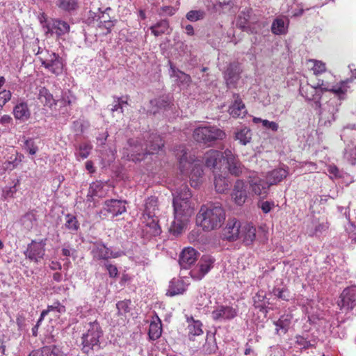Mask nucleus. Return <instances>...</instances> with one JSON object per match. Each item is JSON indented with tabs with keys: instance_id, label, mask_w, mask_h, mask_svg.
Instances as JSON below:
<instances>
[{
	"instance_id": "nucleus-1",
	"label": "nucleus",
	"mask_w": 356,
	"mask_h": 356,
	"mask_svg": "<svg viewBox=\"0 0 356 356\" xmlns=\"http://www.w3.org/2000/svg\"><path fill=\"white\" fill-rule=\"evenodd\" d=\"M172 195L175 218L170 231L173 235L177 236L186 229L194 207L190 201L191 193L187 185L183 184L174 189Z\"/></svg>"
},
{
	"instance_id": "nucleus-2",
	"label": "nucleus",
	"mask_w": 356,
	"mask_h": 356,
	"mask_svg": "<svg viewBox=\"0 0 356 356\" xmlns=\"http://www.w3.org/2000/svg\"><path fill=\"white\" fill-rule=\"evenodd\" d=\"M175 156L179 160L181 175L190 178L192 187H197L201 183L203 175L202 161L194 155H188L184 147L177 149Z\"/></svg>"
},
{
	"instance_id": "nucleus-3",
	"label": "nucleus",
	"mask_w": 356,
	"mask_h": 356,
	"mask_svg": "<svg viewBox=\"0 0 356 356\" xmlns=\"http://www.w3.org/2000/svg\"><path fill=\"white\" fill-rule=\"evenodd\" d=\"M225 220L223 208L216 204L202 205L197 215V225L205 231H211L221 227Z\"/></svg>"
},
{
	"instance_id": "nucleus-4",
	"label": "nucleus",
	"mask_w": 356,
	"mask_h": 356,
	"mask_svg": "<svg viewBox=\"0 0 356 356\" xmlns=\"http://www.w3.org/2000/svg\"><path fill=\"white\" fill-rule=\"evenodd\" d=\"M148 143L142 144L138 139H130L129 143V152L127 158L133 161H140L147 154L158 152L163 146L161 138L157 134L149 136Z\"/></svg>"
},
{
	"instance_id": "nucleus-5",
	"label": "nucleus",
	"mask_w": 356,
	"mask_h": 356,
	"mask_svg": "<svg viewBox=\"0 0 356 356\" xmlns=\"http://www.w3.org/2000/svg\"><path fill=\"white\" fill-rule=\"evenodd\" d=\"M85 328L86 332L81 337L82 350L83 353L89 354L93 350L99 349L103 330L97 321L88 323Z\"/></svg>"
},
{
	"instance_id": "nucleus-6",
	"label": "nucleus",
	"mask_w": 356,
	"mask_h": 356,
	"mask_svg": "<svg viewBox=\"0 0 356 356\" xmlns=\"http://www.w3.org/2000/svg\"><path fill=\"white\" fill-rule=\"evenodd\" d=\"M37 54L39 55L38 59L42 66L49 72L56 76L60 75L63 73L64 63L63 58L58 54L50 52L48 50H39Z\"/></svg>"
},
{
	"instance_id": "nucleus-7",
	"label": "nucleus",
	"mask_w": 356,
	"mask_h": 356,
	"mask_svg": "<svg viewBox=\"0 0 356 356\" xmlns=\"http://www.w3.org/2000/svg\"><path fill=\"white\" fill-rule=\"evenodd\" d=\"M40 22L47 35H56L60 38L68 33L70 30V26L67 22L58 18L47 19L44 14L40 17Z\"/></svg>"
},
{
	"instance_id": "nucleus-8",
	"label": "nucleus",
	"mask_w": 356,
	"mask_h": 356,
	"mask_svg": "<svg viewBox=\"0 0 356 356\" xmlns=\"http://www.w3.org/2000/svg\"><path fill=\"white\" fill-rule=\"evenodd\" d=\"M194 139L200 143L209 144L225 138V133L216 126H204L196 128L193 131Z\"/></svg>"
},
{
	"instance_id": "nucleus-9",
	"label": "nucleus",
	"mask_w": 356,
	"mask_h": 356,
	"mask_svg": "<svg viewBox=\"0 0 356 356\" xmlns=\"http://www.w3.org/2000/svg\"><path fill=\"white\" fill-rule=\"evenodd\" d=\"M337 305L342 312L356 314V286L345 289L339 296Z\"/></svg>"
},
{
	"instance_id": "nucleus-10",
	"label": "nucleus",
	"mask_w": 356,
	"mask_h": 356,
	"mask_svg": "<svg viewBox=\"0 0 356 356\" xmlns=\"http://www.w3.org/2000/svg\"><path fill=\"white\" fill-rule=\"evenodd\" d=\"M248 182L251 193L261 197H266L268 194L270 185L264 180V176L256 172H252L248 176Z\"/></svg>"
},
{
	"instance_id": "nucleus-11",
	"label": "nucleus",
	"mask_w": 356,
	"mask_h": 356,
	"mask_svg": "<svg viewBox=\"0 0 356 356\" xmlns=\"http://www.w3.org/2000/svg\"><path fill=\"white\" fill-rule=\"evenodd\" d=\"M126 211L124 202L115 199L107 200L104 202L102 209L99 211V216L105 218L108 216L114 218Z\"/></svg>"
},
{
	"instance_id": "nucleus-12",
	"label": "nucleus",
	"mask_w": 356,
	"mask_h": 356,
	"mask_svg": "<svg viewBox=\"0 0 356 356\" xmlns=\"http://www.w3.org/2000/svg\"><path fill=\"white\" fill-rule=\"evenodd\" d=\"M319 108H321L319 112V122L321 124L328 126L335 120V115L339 111V105L335 99H330L323 104V107L321 105Z\"/></svg>"
},
{
	"instance_id": "nucleus-13",
	"label": "nucleus",
	"mask_w": 356,
	"mask_h": 356,
	"mask_svg": "<svg viewBox=\"0 0 356 356\" xmlns=\"http://www.w3.org/2000/svg\"><path fill=\"white\" fill-rule=\"evenodd\" d=\"M47 239L39 241H32L27 246L24 254L26 258L35 263L40 262L45 254Z\"/></svg>"
},
{
	"instance_id": "nucleus-14",
	"label": "nucleus",
	"mask_w": 356,
	"mask_h": 356,
	"mask_svg": "<svg viewBox=\"0 0 356 356\" xmlns=\"http://www.w3.org/2000/svg\"><path fill=\"white\" fill-rule=\"evenodd\" d=\"M214 259L209 255L203 256L197 265L190 271L191 277L195 280H202L211 269Z\"/></svg>"
},
{
	"instance_id": "nucleus-15",
	"label": "nucleus",
	"mask_w": 356,
	"mask_h": 356,
	"mask_svg": "<svg viewBox=\"0 0 356 356\" xmlns=\"http://www.w3.org/2000/svg\"><path fill=\"white\" fill-rule=\"evenodd\" d=\"M237 310L228 305H219L211 312L212 319L218 322L230 321L237 316Z\"/></svg>"
},
{
	"instance_id": "nucleus-16",
	"label": "nucleus",
	"mask_w": 356,
	"mask_h": 356,
	"mask_svg": "<svg viewBox=\"0 0 356 356\" xmlns=\"http://www.w3.org/2000/svg\"><path fill=\"white\" fill-rule=\"evenodd\" d=\"M224 157L223 165H225L230 174L239 176L243 173V166L231 149H226L224 151Z\"/></svg>"
},
{
	"instance_id": "nucleus-17",
	"label": "nucleus",
	"mask_w": 356,
	"mask_h": 356,
	"mask_svg": "<svg viewBox=\"0 0 356 356\" xmlns=\"http://www.w3.org/2000/svg\"><path fill=\"white\" fill-rule=\"evenodd\" d=\"M92 254L94 258L104 260L118 258L124 254L123 251H112L102 243L96 244L92 250Z\"/></svg>"
},
{
	"instance_id": "nucleus-18",
	"label": "nucleus",
	"mask_w": 356,
	"mask_h": 356,
	"mask_svg": "<svg viewBox=\"0 0 356 356\" xmlns=\"http://www.w3.org/2000/svg\"><path fill=\"white\" fill-rule=\"evenodd\" d=\"M241 69L238 63H231L224 72V78L229 88H234L240 79Z\"/></svg>"
},
{
	"instance_id": "nucleus-19",
	"label": "nucleus",
	"mask_w": 356,
	"mask_h": 356,
	"mask_svg": "<svg viewBox=\"0 0 356 356\" xmlns=\"http://www.w3.org/2000/svg\"><path fill=\"white\" fill-rule=\"evenodd\" d=\"M224 152H221L216 149H210L204 154L205 164L208 168H219L223 165Z\"/></svg>"
},
{
	"instance_id": "nucleus-20",
	"label": "nucleus",
	"mask_w": 356,
	"mask_h": 356,
	"mask_svg": "<svg viewBox=\"0 0 356 356\" xmlns=\"http://www.w3.org/2000/svg\"><path fill=\"white\" fill-rule=\"evenodd\" d=\"M300 94L308 102H314L316 106L320 107V100L321 93L316 90L314 86L308 83L301 85L300 87Z\"/></svg>"
},
{
	"instance_id": "nucleus-21",
	"label": "nucleus",
	"mask_w": 356,
	"mask_h": 356,
	"mask_svg": "<svg viewBox=\"0 0 356 356\" xmlns=\"http://www.w3.org/2000/svg\"><path fill=\"white\" fill-rule=\"evenodd\" d=\"M232 197L238 205H242L245 203L248 197L247 185L241 179L236 181Z\"/></svg>"
},
{
	"instance_id": "nucleus-22",
	"label": "nucleus",
	"mask_w": 356,
	"mask_h": 356,
	"mask_svg": "<svg viewBox=\"0 0 356 356\" xmlns=\"http://www.w3.org/2000/svg\"><path fill=\"white\" fill-rule=\"evenodd\" d=\"M198 252L193 248H184L179 257V263L182 268H188L197 259Z\"/></svg>"
},
{
	"instance_id": "nucleus-23",
	"label": "nucleus",
	"mask_w": 356,
	"mask_h": 356,
	"mask_svg": "<svg viewBox=\"0 0 356 356\" xmlns=\"http://www.w3.org/2000/svg\"><path fill=\"white\" fill-rule=\"evenodd\" d=\"M241 224L236 219L229 220L224 229L223 235L225 238L229 241H235L239 238Z\"/></svg>"
},
{
	"instance_id": "nucleus-24",
	"label": "nucleus",
	"mask_w": 356,
	"mask_h": 356,
	"mask_svg": "<svg viewBox=\"0 0 356 356\" xmlns=\"http://www.w3.org/2000/svg\"><path fill=\"white\" fill-rule=\"evenodd\" d=\"M111 190V187L107 183L97 181L90 184L89 194L91 196L104 197L106 196Z\"/></svg>"
},
{
	"instance_id": "nucleus-25",
	"label": "nucleus",
	"mask_w": 356,
	"mask_h": 356,
	"mask_svg": "<svg viewBox=\"0 0 356 356\" xmlns=\"http://www.w3.org/2000/svg\"><path fill=\"white\" fill-rule=\"evenodd\" d=\"M256 237V228L250 223L243 222L241 224L240 232V239H242L246 245L252 244Z\"/></svg>"
},
{
	"instance_id": "nucleus-26",
	"label": "nucleus",
	"mask_w": 356,
	"mask_h": 356,
	"mask_svg": "<svg viewBox=\"0 0 356 356\" xmlns=\"http://www.w3.org/2000/svg\"><path fill=\"white\" fill-rule=\"evenodd\" d=\"M234 101L229 108V114L234 118H243L247 113L245 104L238 95H234Z\"/></svg>"
},
{
	"instance_id": "nucleus-27",
	"label": "nucleus",
	"mask_w": 356,
	"mask_h": 356,
	"mask_svg": "<svg viewBox=\"0 0 356 356\" xmlns=\"http://www.w3.org/2000/svg\"><path fill=\"white\" fill-rule=\"evenodd\" d=\"M289 174L288 168H278L267 173L266 177L270 186L278 184L285 179Z\"/></svg>"
},
{
	"instance_id": "nucleus-28",
	"label": "nucleus",
	"mask_w": 356,
	"mask_h": 356,
	"mask_svg": "<svg viewBox=\"0 0 356 356\" xmlns=\"http://www.w3.org/2000/svg\"><path fill=\"white\" fill-rule=\"evenodd\" d=\"M13 115L16 120L25 122L30 118L31 111L25 102L17 103L13 108Z\"/></svg>"
},
{
	"instance_id": "nucleus-29",
	"label": "nucleus",
	"mask_w": 356,
	"mask_h": 356,
	"mask_svg": "<svg viewBox=\"0 0 356 356\" xmlns=\"http://www.w3.org/2000/svg\"><path fill=\"white\" fill-rule=\"evenodd\" d=\"M289 26V19L284 17H278L274 19L271 25V31L275 35H284Z\"/></svg>"
},
{
	"instance_id": "nucleus-30",
	"label": "nucleus",
	"mask_w": 356,
	"mask_h": 356,
	"mask_svg": "<svg viewBox=\"0 0 356 356\" xmlns=\"http://www.w3.org/2000/svg\"><path fill=\"white\" fill-rule=\"evenodd\" d=\"M29 356H63V354L58 346H47L32 351Z\"/></svg>"
},
{
	"instance_id": "nucleus-31",
	"label": "nucleus",
	"mask_w": 356,
	"mask_h": 356,
	"mask_svg": "<svg viewBox=\"0 0 356 356\" xmlns=\"http://www.w3.org/2000/svg\"><path fill=\"white\" fill-rule=\"evenodd\" d=\"M291 323V316L290 314L282 315L280 318L274 321L276 326L275 332L277 334H286Z\"/></svg>"
},
{
	"instance_id": "nucleus-32",
	"label": "nucleus",
	"mask_w": 356,
	"mask_h": 356,
	"mask_svg": "<svg viewBox=\"0 0 356 356\" xmlns=\"http://www.w3.org/2000/svg\"><path fill=\"white\" fill-rule=\"evenodd\" d=\"M186 290V285L183 280L173 279L170 282L167 294L170 296L181 294Z\"/></svg>"
},
{
	"instance_id": "nucleus-33",
	"label": "nucleus",
	"mask_w": 356,
	"mask_h": 356,
	"mask_svg": "<svg viewBox=\"0 0 356 356\" xmlns=\"http://www.w3.org/2000/svg\"><path fill=\"white\" fill-rule=\"evenodd\" d=\"M65 307L64 305H61L58 301L55 302L51 305H49L47 309L43 310L41 312L38 323H40L49 312H54L55 316H57V314L65 313Z\"/></svg>"
},
{
	"instance_id": "nucleus-34",
	"label": "nucleus",
	"mask_w": 356,
	"mask_h": 356,
	"mask_svg": "<svg viewBox=\"0 0 356 356\" xmlns=\"http://www.w3.org/2000/svg\"><path fill=\"white\" fill-rule=\"evenodd\" d=\"M251 138V130L247 127L238 128L235 131V139L238 140L241 145H247L250 142Z\"/></svg>"
},
{
	"instance_id": "nucleus-35",
	"label": "nucleus",
	"mask_w": 356,
	"mask_h": 356,
	"mask_svg": "<svg viewBox=\"0 0 356 356\" xmlns=\"http://www.w3.org/2000/svg\"><path fill=\"white\" fill-rule=\"evenodd\" d=\"M161 321L158 316H156L149 324L148 332L149 337L152 340H156L161 337Z\"/></svg>"
},
{
	"instance_id": "nucleus-36",
	"label": "nucleus",
	"mask_w": 356,
	"mask_h": 356,
	"mask_svg": "<svg viewBox=\"0 0 356 356\" xmlns=\"http://www.w3.org/2000/svg\"><path fill=\"white\" fill-rule=\"evenodd\" d=\"M349 82H350V81L348 79L346 81H341L334 86H330L329 92H332L336 95L339 99H343L348 91V84Z\"/></svg>"
},
{
	"instance_id": "nucleus-37",
	"label": "nucleus",
	"mask_w": 356,
	"mask_h": 356,
	"mask_svg": "<svg viewBox=\"0 0 356 356\" xmlns=\"http://www.w3.org/2000/svg\"><path fill=\"white\" fill-rule=\"evenodd\" d=\"M188 337L190 339L192 337L200 336L203 334L202 323L200 321H195L192 318L191 321L188 320Z\"/></svg>"
},
{
	"instance_id": "nucleus-38",
	"label": "nucleus",
	"mask_w": 356,
	"mask_h": 356,
	"mask_svg": "<svg viewBox=\"0 0 356 356\" xmlns=\"http://www.w3.org/2000/svg\"><path fill=\"white\" fill-rule=\"evenodd\" d=\"M23 159V154L15 152L3 163V168L6 170H13L22 161Z\"/></svg>"
},
{
	"instance_id": "nucleus-39",
	"label": "nucleus",
	"mask_w": 356,
	"mask_h": 356,
	"mask_svg": "<svg viewBox=\"0 0 356 356\" xmlns=\"http://www.w3.org/2000/svg\"><path fill=\"white\" fill-rule=\"evenodd\" d=\"M92 149V145L89 143H82L76 148L75 156L79 160L80 159H85L88 157Z\"/></svg>"
},
{
	"instance_id": "nucleus-40",
	"label": "nucleus",
	"mask_w": 356,
	"mask_h": 356,
	"mask_svg": "<svg viewBox=\"0 0 356 356\" xmlns=\"http://www.w3.org/2000/svg\"><path fill=\"white\" fill-rule=\"evenodd\" d=\"M157 207V199L155 197L147 198L145 204L144 215L147 216L149 218H153Z\"/></svg>"
},
{
	"instance_id": "nucleus-41",
	"label": "nucleus",
	"mask_w": 356,
	"mask_h": 356,
	"mask_svg": "<svg viewBox=\"0 0 356 356\" xmlns=\"http://www.w3.org/2000/svg\"><path fill=\"white\" fill-rule=\"evenodd\" d=\"M56 6L60 10L70 13L78 8V0H58Z\"/></svg>"
},
{
	"instance_id": "nucleus-42",
	"label": "nucleus",
	"mask_w": 356,
	"mask_h": 356,
	"mask_svg": "<svg viewBox=\"0 0 356 356\" xmlns=\"http://www.w3.org/2000/svg\"><path fill=\"white\" fill-rule=\"evenodd\" d=\"M214 184L216 191L220 193H224L229 188L228 180L221 175H215Z\"/></svg>"
},
{
	"instance_id": "nucleus-43",
	"label": "nucleus",
	"mask_w": 356,
	"mask_h": 356,
	"mask_svg": "<svg viewBox=\"0 0 356 356\" xmlns=\"http://www.w3.org/2000/svg\"><path fill=\"white\" fill-rule=\"evenodd\" d=\"M204 5L207 10L213 13H220L225 6L228 5L226 2H220L218 0H205Z\"/></svg>"
},
{
	"instance_id": "nucleus-44",
	"label": "nucleus",
	"mask_w": 356,
	"mask_h": 356,
	"mask_svg": "<svg viewBox=\"0 0 356 356\" xmlns=\"http://www.w3.org/2000/svg\"><path fill=\"white\" fill-rule=\"evenodd\" d=\"M169 29L168 22L166 20H161L156 23L155 25L152 26L150 29L152 33L155 36H159L168 31Z\"/></svg>"
},
{
	"instance_id": "nucleus-45",
	"label": "nucleus",
	"mask_w": 356,
	"mask_h": 356,
	"mask_svg": "<svg viewBox=\"0 0 356 356\" xmlns=\"http://www.w3.org/2000/svg\"><path fill=\"white\" fill-rule=\"evenodd\" d=\"M39 98L42 102L49 107L56 104L53 95L44 88L40 90Z\"/></svg>"
},
{
	"instance_id": "nucleus-46",
	"label": "nucleus",
	"mask_w": 356,
	"mask_h": 356,
	"mask_svg": "<svg viewBox=\"0 0 356 356\" xmlns=\"http://www.w3.org/2000/svg\"><path fill=\"white\" fill-rule=\"evenodd\" d=\"M252 121L255 124L261 123L263 127L273 131H277L279 129L278 124L273 121H268L257 117H254Z\"/></svg>"
},
{
	"instance_id": "nucleus-47",
	"label": "nucleus",
	"mask_w": 356,
	"mask_h": 356,
	"mask_svg": "<svg viewBox=\"0 0 356 356\" xmlns=\"http://www.w3.org/2000/svg\"><path fill=\"white\" fill-rule=\"evenodd\" d=\"M169 64H170V76H175L179 79H181V81L186 82V83H188L191 81L190 76L188 74L181 72L178 69H177L173 65L172 62L169 61Z\"/></svg>"
},
{
	"instance_id": "nucleus-48",
	"label": "nucleus",
	"mask_w": 356,
	"mask_h": 356,
	"mask_svg": "<svg viewBox=\"0 0 356 356\" xmlns=\"http://www.w3.org/2000/svg\"><path fill=\"white\" fill-rule=\"evenodd\" d=\"M309 63L313 64L311 69L315 75L321 74L326 71L325 63L317 60H309Z\"/></svg>"
},
{
	"instance_id": "nucleus-49",
	"label": "nucleus",
	"mask_w": 356,
	"mask_h": 356,
	"mask_svg": "<svg viewBox=\"0 0 356 356\" xmlns=\"http://www.w3.org/2000/svg\"><path fill=\"white\" fill-rule=\"evenodd\" d=\"M20 180L17 179L16 182L12 186L5 187L3 190L2 196L5 199L14 197L15 193L17 191V186L19 185Z\"/></svg>"
},
{
	"instance_id": "nucleus-50",
	"label": "nucleus",
	"mask_w": 356,
	"mask_h": 356,
	"mask_svg": "<svg viewBox=\"0 0 356 356\" xmlns=\"http://www.w3.org/2000/svg\"><path fill=\"white\" fill-rule=\"evenodd\" d=\"M65 226L69 230L75 232L78 230L79 224L75 216L67 214L66 216Z\"/></svg>"
},
{
	"instance_id": "nucleus-51",
	"label": "nucleus",
	"mask_w": 356,
	"mask_h": 356,
	"mask_svg": "<svg viewBox=\"0 0 356 356\" xmlns=\"http://www.w3.org/2000/svg\"><path fill=\"white\" fill-rule=\"evenodd\" d=\"M273 294L284 301H289L290 299V292L284 288H274L272 291Z\"/></svg>"
},
{
	"instance_id": "nucleus-52",
	"label": "nucleus",
	"mask_w": 356,
	"mask_h": 356,
	"mask_svg": "<svg viewBox=\"0 0 356 356\" xmlns=\"http://www.w3.org/2000/svg\"><path fill=\"white\" fill-rule=\"evenodd\" d=\"M24 148L31 155H35L38 151V147L33 138H27L24 140Z\"/></svg>"
},
{
	"instance_id": "nucleus-53",
	"label": "nucleus",
	"mask_w": 356,
	"mask_h": 356,
	"mask_svg": "<svg viewBox=\"0 0 356 356\" xmlns=\"http://www.w3.org/2000/svg\"><path fill=\"white\" fill-rule=\"evenodd\" d=\"M204 12L203 10H191L186 14V18L191 22H196L202 19L204 17Z\"/></svg>"
},
{
	"instance_id": "nucleus-54",
	"label": "nucleus",
	"mask_w": 356,
	"mask_h": 356,
	"mask_svg": "<svg viewBox=\"0 0 356 356\" xmlns=\"http://www.w3.org/2000/svg\"><path fill=\"white\" fill-rule=\"evenodd\" d=\"M131 302L129 300H122L120 301L116 304L117 309L118 310V313L120 314H124L129 312Z\"/></svg>"
},
{
	"instance_id": "nucleus-55",
	"label": "nucleus",
	"mask_w": 356,
	"mask_h": 356,
	"mask_svg": "<svg viewBox=\"0 0 356 356\" xmlns=\"http://www.w3.org/2000/svg\"><path fill=\"white\" fill-rule=\"evenodd\" d=\"M11 92L9 90H3L0 91V110L11 99Z\"/></svg>"
},
{
	"instance_id": "nucleus-56",
	"label": "nucleus",
	"mask_w": 356,
	"mask_h": 356,
	"mask_svg": "<svg viewBox=\"0 0 356 356\" xmlns=\"http://www.w3.org/2000/svg\"><path fill=\"white\" fill-rule=\"evenodd\" d=\"M258 206L264 213H268L274 208L275 203L273 201H261Z\"/></svg>"
},
{
	"instance_id": "nucleus-57",
	"label": "nucleus",
	"mask_w": 356,
	"mask_h": 356,
	"mask_svg": "<svg viewBox=\"0 0 356 356\" xmlns=\"http://www.w3.org/2000/svg\"><path fill=\"white\" fill-rule=\"evenodd\" d=\"M344 157L350 162L351 165H354L356 161V149H346L344 154Z\"/></svg>"
},
{
	"instance_id": "nucleus-58",
	"label": "nucleus",
	"mask_w": 356,
	"mask_h": 356,
	"mask_svg": "<svg viewBox=\"0 0 356 356\" xmlns=\"http://www.w3.org/2000/svg\"><path fill=\"white\" fill-rule=\"evenodd\" d=\"M127 104V101L123 100L122 98H116V99H115V104L111 108V111L115 112L120 109L121 113H122L123 107L124 105Z\"/></svg>"
},
{
	"instance_id": "nucleus-59",
	"label": "nucleus",
	"mask_w": 356,
	"mask_h": 356,
	"mask_svg": "<svg viewBox=\"0 0 356 356\" xmlns=\"http://www.w3.org/2000/svg\"><path fill=\"white\" fill-rule=\"evenodd\" d=\"M330 86L328 83H325L323 80H318L316 85L314 86V87L316 88V90L321 94L323 92H329Z\"/></svg>"
},
{
	"instance_id": "nucleus-60",
	"label": "nucleus",
	"mask_w": 356,
	"mask_h": 356,
	"mask_svg": "<svg viewBox=\"0 0 356 356\" xmlns=\"http://www.w3.org/2000/svg\"><path fill=\"white\" fill-rule=\"evenodd\" d=\"M104 266L106 269L107 270L108 275L111 277H115L118 275V268L115 266L111 264L109 262H106L104 264Z\"/></svg>"
},
{
	"instance_id": "nucleus-61",
	"label": "nucleus",
	"mask_w": 356,
	"mask_h": 356,
	"mask_svg": "<svg viewBox=\"0 0 356 356\" xmlns=\"http://www.w3.org/2000/svg\"><path fill=\"white\" fill-rule=\"evenodd\" d=\"M151 104L156 105L159 107H165L168 105L169 100L168 97H163L162 98L155 99L150 102Z\"/></svg>"
},
{
	"instance_id": "nucleus-62",
	"label": "nucleus",
	"mask_w": 356,
	"mask_h": 356,
	"mask_svg": "<svg viewBox=\"0 0 356 356\" xmlns=\"http://www.w3.org/2000/svg\"><path fill=\"white\" fill-rule=\"evenodd\" d=\"M296 343L300 348H307L310 346V342L302 336L296 337Z\"/></svg>"
},
{
	"instance_id": "nucleus-63",
	"label": "nucleus",
	"mask_w": 356,
	"mask_h": 356,
	"mask_svg": "<svg viewBox=\"0 0 356 356\" xmlns=\"http://www.w3.org/2000/svg\"><path fill=\"white\" fill-rule=\"evenodd\" d=\"M161 12L159 13L160 15L172 16L176 13L177 8L172 6H163L161 8Z\"/></svg>"
},
{
	"instance_id": "nucleus-64",
	"label": "nucleus",
	"mask_w": 356,
	"mask_h": 356,
	"mask_svg": "<svg viewBox=\"0 0 356 356\" xmlns=\"http://www.w3.org/2000/svg\"><path fill=\"white\" fill-rule=\"evenodd\" d=\"M0 122L2 126L7 127L13 123V118L9 115H3L0 118Z\"/></svg>"
}]
</instances>
